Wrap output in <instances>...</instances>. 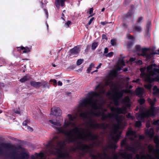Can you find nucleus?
<instances>
[{
  "instance_id": "e433bc0d",
  "label": "nucleus",
  "mask_w": 159,
  "mask_h": 159,
  "mask_svg": "<svg viewBox=\"0 0 159 159\" xmlns=\"http://www.w3.org/2000/svg\"><path fill=\"white\" fill-rule=\"evenodd\" d=\"M94 19V18L93 17L90 19L88 23L89 25H90L92 21Z\"/></svg>"
},
{
  "instance_id": "4c0bfd02",
  "label": "nucleus",
  "mask_w": 159,
  "mask_h": 159,
  "mask_svg": "<svg viewBox=\"0 0 159 159\" xmlns=\"http://www.w3.org/2000/svg\"><path fill=\"white\" fill-rule=\"evenodd\" d=\"M159 120L154 121L153 122V124L155 125H157L158 124Z\"/></svg>"
},
{
  "instance_id": "49530a36",
  "label": "nucleus",
  "mask_w": 159,
  "mask_h": 159,
  "mask_svg": "<svg viewBox=\"0 0 159 159\" xmlns=\"http://www.w3.org/2000/svg\"><path fill=\"white\" fill-rule=\"evenodd\" d=\"M142 61H141V60H139V61H138L137 62V63L138 64V65H141V64H142Z\"/></svg>"
},
{
  "instance_id": "5fc2aeb1",
  "label": "nucleus",
  "mask_w": 159,
  "mask_h": 159,
  "mask_svg": "<svg viewBox=\"0 0 159 159\" xmlns=\"http://www.w3.org/2000/svg\"><path fill=\"white\" fill-rule=\"evenodd\" d=\"M2 146L4 147H5L7 146V144H3L2 145Z\"/></svg>"
},
{
  "instance_id": "1a4fd4ad",
  "label": "nucleus",
  "mask_w": 159,
  "mask_h": 159,
  "mask_svg": "<svg viewBox=\"0 0 159 159\" xmlns=\"http://www.w3.org/2000/svg\"><path fill=\"white\" fill-rule=\"evenodd\" d=\"M51 114L55 116H59L61 114V111L60 109L57 107H53L51 109Z\"/></svg>"
},
{
  "instance_id": "09e8293b",
  "label": "nucleus",
  "mask_w": 159,
  "mask_h": 159,
  "mask_svg": "<svg viewBox=\"0 0 159 159\" xmlns=\"http://www.w3.org/2000/svg\"><path fill=\"white\" fill-rule=\"evenodd\" d=\"M107 23V22H101V24L103 25H105V24H106Z\"/></svg>"
},
{
  "instance_id": "f257e3e1",
  "label": "nucleus",
  "mask_w": 159,
  "mask_h": 159,
  "mask_svg": "<svg viewBox=\"0 0 159 159\" xmlns=\"http://www.w3.org/2000/svg\"><path fill=\"white\" fill-rule=\"evenodd\" d=\"M99 89L98 92H91L90 93V97L84 100L81 104L82 107H85L86 111L85 112H82L80 114V117L86 119L87 120L85 129L75 127L72 129H67L66 128L70 126L73 127L75 125V123L73 122L75 117L70 114L67 115L69 120L65 119L62 126H61V122L57 120H49V122L53 125V127L58 133H62L66 136V139L58 143L56 146L50 145V144L48 145L51 153L56 155L59 157L65 158L67 157L68 153L63 149L62 147L66 143L72 142L77 143V148L79 149L89 152L91 150L92 146H88L82 143V141L90 140L93 141V143L96 146H98V145L96 144V142H98L97 136L91 133L90 129L96 128L105 129L107 126L104 124L97 123L93 118L94 116H98L102 115V120L108 118L115 119L117 121V124L113 127L111 137L114 142L118 141L121 134L120 129L124 127V124L122 121L124 116H119L118 115L126 112V107H127V97H125L123 101L125 105L123 106L121 108L115 107H111V113L106 115L103 112L106 111V110L103 108L101 101L98 99V98H102L101 94H103L105 91L103 87H100L99 85L96 88V89Z\"/></svg>"
},
{
  "instance_id": "0eeeda50",
  "label": "nucleus",
  "mask_w": 159,
  "mask_h": 159,
  "mask_svg": "<svg viewBox=\"0 0 159 159\" xmlns=\"http://www.w3.org/2000/svg\"><path fill=\"white\" fill-rule=\"evenodd\" d=\"M137 51H141L142 53L141 54H139V55H141L143 57H146L147 59H149L151 57L152 54L148 55L147 52V49L146 48L141 49L139 45H137L136 47Z\"/></svg>"
},
{
  "instance_id": "bf43d9fd",
  "label": "nucleus",
  "mask_w": 159,
  "mask_h": 159,
  "mask_svg": "<svg viewBox=\"0 0 159 159\" xmlns=\"http://www.w3.org/2000/svg\"><path fill=\"white\" fill-rule=\"evenodd\" d=\"M104 10H105V8H102L101 10L102 11H103Z\"/></svg>"
},
{
  "instance_id": "3c124183",
  "label": "nucleus",
  "mask_w": 159,
  "mask_h": 159,
  "mask_svg": "<svg viewBox=\"0 0 159 159\" xmlns=\"http://www.w3.org/2000/svg\"><path fill=\"white\" fill-rule=\"evenodd\" d=\"M139 79H137V80H133V82H136V83H138L139 82Z\"/></svg>"
},
{
  "instance_id": "f03ea898",
  "label": "nucleus",
  "mask_w": 159,
  "mask_h": 159,
  "mask_svg": "<svg viewBox=\"0 0 159 159\" xmlns=\"http://www.w3.org/2000/svg\"><path fill=\"white\" fill-rule=\"evenodd\" d=\"M140 76L146 82L150 83L153 81L159 80V67L155 64H151L147 68L143 67L140 69Z\"/></svg>"
},
{
  "instance_id": "72a5a7b5",
  "label": "nucleus",
  "mask_w": 159,
  "mask_h": 159,
  "mask_svg": "<svg viewBox=\"0 0 159 159\" xmlns=\"http://www.w3.org/2000/svg\"><path fill=\"white\" fill-rule=\"evenodd\" d=\"M111 43L112 45H114L116 44V41L114 39H111Z\"/></svg>"
},
{
  "instance_id": "393cba45",
  "label": "nucleus",
  "mask_w": 159,
  "mask_h": 159,
  "mask_svg": "<svg viewBox=\"0 0 159 159\" xmlns=\"http://www.w3.org/2000/svg\"><path fill=\"white\" fill-rule=\"evenodd\" d=\"M113 52H110L108 53V54L105 55V56L106 57H112L113 56Z\"/></svg>"
},
{
  "instance_id": "8fccbe9b",
  "label": "nucleus",
  "mask_w": 159,
  "mask_h": 159,
  "mask_svg": "<svg viewBox=\"0 0 159 159\" xmlns=\"http://www.w3.org/2000/svg\"><path fill=\"white\" fill-rule=\"evenodd\" d=\"M102 65V64L101 63H100L99 64V65H98V66L97 67H96V68L97 69H99L100 67H101V66Z\"/></svg>"
},
{
  "instance_id": "c85d7f7f",
  "label": "nucleus",
  "mask_w": 159,
  "mask_h": 159,
  "mask_svg": "<svg viewBox=\"0 0 159 159\" xmlns=\"http://www.w3.org/2000/svg\"><path fill=\"white\" fill-rule=\"evenodd\" d=\"M141 126V123L139 121H138L136 122L135 123V126L136 127H139Z\"/></svg>"
},
{
  "instance_id": "338daca9",
  "label": "nucleus",
  "mask_w": 159,
  "mask_h": 159,
  "mask_svg": "<svg viewBox=\"0 0 159 159\" xmlns=\"http://www.w3.org/2000/svg\"><path fill=\"white\" fill-rule=\"evenodd\" d=\"M93 157V158H95V156H94Z\"/></svg>"
},
{
  "instance_id": "052dcab7",
  "label": "nucleus",
  "mask_w": 159,
  "mask_h": 159,
  "mask_svg": "<svg viewBox=\"0 0 159 159\" xmlns=\"http://www.w3.org/2000/svg\"><path fill=\"white\" fill-rule=\"evenodd\" d=\"M97 71H98V70H95L93 71L92 73H94V72H97Z\"/></svg>"
},
{
  "instance_id": "473e14b6",
  "label": "nucleus",
  "mask_w": 159,
  "mask_h": 159,
  "mask_svg": "<svg viewBox=\"0 0 159 159\" xmlns=\"http://www.w3.org/2000/svg\"><path fill=\"white\" fill-rule=\"evenodd\" d=\"M143 19V18L142 17H140L139 18H138V19L137 21V24L138 23H140L141 22V21H142Z\"/></svg>"
},
{
  "instance_id": "a18cd8bd",
  "label": "nucleus",
  "mask_w": 159,
  "mask_h": 159,
  "mask_svg": "<svg viewBox=\"0 0 159 159\" xmlns=\"http://www.w3.org/2000/svg\"><path fill=\"white\" fill-rule=\"evenodd\" d=\"M135 58H131L129 59V61H133L135 60Z\"/></svg>"
},
{
  "instance_id": "4be33fe9",
  "label": "nucleus",
  "mask_w": 159,
  "mask_h": 159,
  "mask_svg": "<svg viewBox=\"0 0 159 159\" xmlns=\"http://www.w3.org/2000/svg\"><path fill=\"white\" fill-rule=\"evenodd\" d=\"M153 91H154L153 93L154 94H156L158 93L159 89L157 86H155L153 88Z\"/></svg>"
},
{
  "instance_id": "ea45409f",
  "label": "nucleus",
  "mask_w": 159,
  "mask_h": 159,
  "mask_svg": "<svg viewBox=\"0 0 159 159\" xmlns=\"http://www.w3.org/2000/svg\"><path fill=\"white\" fill-rule=\"evenodd\" d=\"M93 8H90L89 9V14L91 15L93 13Z\"/></svg>"
},
{
  "instance_id": "cd10ccee",
  "label": "nucleus",
  "mask_w": 159,
  "mask_h": 159,
  "mask_svg": "<svg viewBox=\"0 0 159 159\" xmlns=\"http://www.w3.org/2000/svg\"><path fill=\"white\" fill-rule=\"evenodd\" d=\"M70 23H71V22L70 21H68L66 22V23L65 24L64 26L65 28H67L69 27V25H70Z\"/></svg>"
},
{
  "instance_id": "680f3d73",
  "label": "nucleus",
  "mask_w": 159,
  "mask_h": 159,
  "mask_svg": "<svg viewBox=\"0 0 159 159\" xmlns=\"http://www.w3.org/2000/svg\"><path fill=\"white\" fill-rule=\"evenodd\" d=\"M52 66H53L54 67L56 66L55 64H52Z\"/></svg>"
},
{
  "instance_id": "37998d69",
  "label": "nucleus",
  "mask_w": 159,
  "mask_h": 159,
  "mask_svg": "<svg viewBox=\"0 0 159 159\" xmlns=\"http://www.w3.org/2000/svg\"><path fill=\"white\" fill-rule=\"evenodd\" d=\"M57 84H58V85L60 86H61L62 85V83L60 81H59L57 83Z\"/></svg>"
},
{
  "instance_id": "0e129e2a",
  "label": "nucleus",
  "mask_w": 159,
  "mask_h": 159,
  "mask_svg": "<svg viewBox=\"0 0 159 159\" xmlns=\"http://www.w3.org/2000/svg\"><path fill=\"white\" fill-rule=\"evenodd\" d=\"M62 16H64V14H63V13H62Z\"/></svg>"
},
{
  "instance_id": "4d7b16f0",
  "label": "nucleus",
  "mask_w": 159,
  "mask_h": 159,
  "mask_svg": "<svg viewBox=\"0 0 159 159\" xmlns=\"http://www.w3.org/2000/svg\"><path fill=\"white\" fill-rule=\"evenodd\" d=\"M129 39H133V37H132V36L131 35H130L129 36Z\"/></svg>"
},
{
  "instance_id": "bb28decb",
  "label": "nucleus",
  "mask_w": 159,
  "mask_h": 159,
  "mask_svg": "<svg viewBox=\"0 0 159 159\" xmlns=\"http://www.w3.org/2000/svg\"><path fill=\"white\" fill-rule=\"evenodd\" d=\"M83 61V60L82 59H80L77 60V64L78 65H80L82 63Z\"/></svg>"
},
{
  "instance_id": "20e7f679",
  "label": "nucleus",
  "mask_w": 159,
  "mask_h": 159,
  "mask_svg": "<svg viewBox=\"0 0 159 159\" xmlns=\"http://www.w3.org/2000/svg\"><path fill=\"white\" fill-rule=\"evenodd\" d=\"M127 135L129 138L132 141L133 144L131 145H128L126 146L127 150L131 151L135 153L136 150L140 148V144L139 142L137 140V135L136 132L130 129L127 133Z\"/></svg>"
},
{
  "instance_id": "f3484780",
  "label": "nucleus",
  "mask_w": 159,
  "mask_h": 159,
  "mask_svg": "<svg viewBox=\"0 0 159 159\" xmlns=\"http://www.w3.org/2000/svg\"><path fill=\"white\" fill-rule=\"evenodd\" d=\"M18 48H20V49L23 50V52L24 53H26L30 51V48H29L28 47H26L25 48L23 47H17Z\"/></svg>"
},
{
  "instance_id": "a19ab883",
  "label": "nucleus",
  "mask_w": 159,
  "mask_h": 159,
  "mask_svg": "<svg viewBox=\"0 0 159 159\" xmlns=\"http://www.w3.org/2000/svg\"><path fill=\"white\" fill-rule=\"evenodd\" d=\"M132 15V13L131 12H129L127 14V17L128 18L130 16H131Z\"/></svg>"
},
{
  "instance_id": "e2e57ef3",
  "label": "nucleus",
  "mask_w": 159,
  "mask_h": 159,
  "mask_svg": "<svg viewBox=\"0 0 159 159\" xmlns=\"http://www.w3.org/2000/svg\"><path fill=\"white\" fill-rule=\"evenodd\" d=\"M47 28L48 29V24H47Z\"/></svg>"
},
{
  "instance_id": "2eb2a0df",
  "label": "nucleus",
  "mask_w": 159,
  "mask_h": 159,
  "mask_svg": "<svg viewBox=\"0 0 159 159\" xmlns=\"http://www.w3.org/2000/svg\"><path fill=\"white\" fill-rule=\"evenodd\" d=\"M146 133L150 138H152L154 135L153 130L152 129H151L150 130H147Z\"/></svg>"
},
{
  "instance_id": "ddd939ff",
  "label": "nucleus",
  "mask_w": 159,
  "mask_h": 159,
  "mask_svg": "<svg viewBox=\"0 0 159 159\" xmlns=\"http://www.w3.org/2000/svg\"><path fill=\"white\" fill-rule=\"evenodd\" d=\"M122 157L125 159H130L132 157V155L126 152H125L121 154Z\"/></svg>"
},
{
  "instance_id": "79ce46f5",
  "label": "nucleus",
  "mask_w": 159,
  "mask_h": 159,
  "mask_svg": "<svg viewBox=\"0 0 159 159\" xmlns=\"http://www.w3.org/2000/svg\"><path fill=\"white\" fill-rule=\"evenodd\" d=\"M23 125L25 126H25H27V121L25 120L23 123Z\"/></svg>"
},
{
  "instance_id": "a211bd4d",
  "label": "nucleus",
  "mask_w": 159,
  "mask_h": 159,
  "mask_svg": "<svg viewBox=\"0 0 159 159\" xmlns=\"http://www.w3.org/2000/svg\"><path fill=\"white\" fill-rule=\"evenodd\" d=\"M156 101V100L155 99H154L153 100H152L150 98H149L148 99V102L152 106L154 105Z\"/></svg>"
},
{
  "instance_id": "9b49d317",
  "label": "nucleus",
  "mask_w": 159,
  "mask_h": 159,
  "mask_svg": "<svg viewBox=\"0 0 159 159\" xmlns=\"http://www.w3.org/2000/svg\"><path fill=\"white\" fill-rule=\"evenodd\" d=\"M80 47L79 46L75 47L70 50V54L73 55H77L80 52Z\"/></svg>"
},
{
  "instance_id": "f704fd0d",
  "label": "nucleus",
  "mask_w": 159,
  "mask_h": 159,
  "mask_svg": "<svg viewBox=\"0 0 159 159\" xmlns=\"http://www.w3.org/2000/svg\"><path fill=\"white\" fill-rule=\"evenodd\" d=\"M126 140H124L122 141L121 143V145L122 146H124L126 144Z\"/></svg>"
},
{
  "instance_id": "c03bdc74",
  "label": "nucleus",
  "mask_w": 159,
  "mask_h": 159,
  "mask_svg": "<svg viewBox=\"0 0 159 159\" xmlns=\"http://www.w3.org/2000/svg\"><path fill=\"white\" fill-rule=\"evenodd\" d=\"M127 116L128 118H131L132 119H133V118L131 116L130 114V113H129L127 115Z\"/></svg>"
},
{
  "instance_id": "9d476101",
  "label": "nucleus",
  "mask_w": 159,
  "mask_h": 159,
  "mask_svg": "<svg viewBox=\"0 0 159 159\" xmlns=\"http://www.w3.org/2000/svg\"><path fill=\"white\" fill-rule=\"evenodd\" d=\"M125 60H123V58L121 59H120L118 61L116 65V70L115 71L117 72L119 70H120L121 68L125 66L124 63Z\"/></svg>"
},
{
  "instance_id": "dca6fc26",
  "label": "nucleus",
  "mask_w": 159,
  "mask_h": 159,
  "mask_svg": "<svg viewBox=\"0 0 159 159\" xmlns=\"http://www.w3.org/2000/svg\"><path fill=\"white\" fill-rule=\"evenodd\" d=\"M141 27L137 25H135L133 27V31L134 32H140L142 30Z\"/></svg>"
},
{
  "instance_id": "7c9ffc66",
  "label": "nucleus",
  "mask_w": 159,
  "mask_h": 159,
  "mask_svg": "<svg viewBox=\"0 0 159 159\" xmlns=\"http://www.w3.org/2000/svg\"><path fill=\"white\" fill-rule=\"evenodd\" d=\"M50 82H53V84L54 85H56L57 84V82L56 80L55 79H51L50 80Z\"/></svg>"
},
{
  "instance_id": "412c9836",
  "label": "nucleus",
  "mask_w": 159,
  "mask_h": 159,
  "mask_svg": "<svg viewBox=\"0 0 159 159\" xmlns=\"http://www.w3.org/2000/svg\"><path fill=\"white\" fill-rule=\"evenodd\" d=\"M98 43L94 42L93 43L92 45V49L93 50H94L96 49V47L98 46Z\"/></svg>"
},
{
  "instance_id": "39448f33",
  "label": "nucleus",
  "mask_w": 159,
  "mask_h": 159,
  "mask_svg": "<svg viewBox=\"0 0 159 159\" xmlns=\"http://www.w3.org/2000/svg\"><path fill=\"white\" fill-rule=\"evenodd\" d=\"M148 149L150 154H147V155H141L140 156L137 154L136 159H156L158 158V151L157 150L155 151L152 145H149Z\"/></svg>"
},
{
  "instance_id": "c9c22d12",
  "label": "nucleus",
  "mask_w": 159,
  "mask_h": 159,
  "mask_svg": "<svg viewBox=\"0 0 159 159\" xmlns=\"http://www.w3.org/2000/svg\"><path fill=\"white\" fill-rule=\"evenodd\" d=\"M44 11L45 13L46 16V18H48V11L47 9H44Z\"/></svg>"
},
{
  "instance_id": "c756f323",
  "label": "nucleus",
  "mask_w": 159,
  "mask_h": 159,
  "mask_svg": "<svg viewBox=\"0 0 159 159\" xmlns=\"http://www.w3.org/2000/svg\"><path fill=\"white\" fill-rule=\"evenodd\" d=\"M144 86L145 88L148 89H150L151 87V85L150 84H145Z\"/></svg>"
},
{
  "instance_id": "774afa93",
  "label": "nucleus",
  "mask_w": 159,
  "mask_h": 159,
  "mask_svg": "<svg viewBox=\"0 0 159 159\" xmlns=\"http://www.w3.org/2000/svg\"><path fill=\"white\" fill-rule=\"evenodd\" d=\"M62 19H63V20H64V19L62 17Z\"/></svg>"
},
{
  "instance_id": "864d4df0",
  "label": "nucleus",
  "mask_w": 159,
  "mask_h": 159,
  "mask_svg": "<svg viewBox=\"0 0 159 159\" xmlns=\"http://www.w3.org/2000/svg\"><path fill=\"white\" fill-rule=\"evenodd\" d=\"M146 126L147 127H149L150 126V124L149 122H147L146 124Z\"/></svg>"
},
{
  "instance_id": "4468645a",
  "label": "nucleus",
  "mask_w": 159,
  "mask_h": 159,
  "mask_svg": "<svg viewBox=\"0 0 159 159\" xmlns=\"http://www.w3.org/2000/svg\"><path fill=\"white\" fill-rule=\"evenodd\" d=\"M30 84L32 86L36 88L39 87L42 85V83L35 81L31 82Z\"/></svg>"
},
{
  "instance_id": "69168bd1",
  "label": "nucleus",
  "mask_w": 159,
  "mask_h": 159,
  "mask_svg": "<svg viewBox=\"0 0 159 159\" xmlns=\"http://www.w3.org/2000/svg\"><path fill=\"white\" fill-rule=\"evenodd\" d=\"M2 112V111L0 110V113Z\"/></svg>"
},
{
  "instance_id": "2f4dec72",
  "label": "nucleus",
  "mask_w": 159,
  "mask_h": 159,
  "mask_svg": "<svg viewBox=\"0 0 159 159\" xmlns=\"http://www.w3.org/2000/svg\"><path fill=\"white\" fill-rule=\"evenodd\" d=\"M145 102V100L143 99H140L139 100V103L141 105L143 104Z\"/></svg>"
},
{
  "instance_id": "6ab92c4d",
  "label": "nucleus",
  "mask_w": 159,
  "mask_h": 159,
  "mask_svg": "<svg viewBox=\"0 0 159 159\" xmlns=\"http://www.w3.org/2000/svg\"><path fill=\"white\" fill-rule=\"evenodd\" d=\"M29 78V77L27 76H24L23 78L20 79V81L21 82H24Z\"/></svg>"
},
{
  "instance_id": "58836bf2",
  "label": "nucleus",
  "mask_w": 159,
  "mask_h": 159,
  "mask_svg": "<svg viewBox=\"0 0 159 159\" xmlns=\"http://www.w3.org/2000/svg\"><path fill=\"white\" fill-rule=\"evenodd\" d=\"M108 52V49L107 48H105L104 49V53H105V54L107 53V52Z\"/></svg>"
},
{
  "instance_id": "6e6d98bb",
  "label": "nucleus",
  "mask_w": 159,
  "mask_h": 159,
  "mask_svg": "<svg viewBox=\"0 0 159 159\" xmlns=\"http://www.w3.org/2000/svg\"><path fill=\"white\" fill-rule=\"evenodd\" d=\"M143 138H144L143 137V136H140L139 137V139H143Z\"/></svg>"
},
{
  "instance_id": "6e6552de",
  "label": "nucleus",
  "mask_w": 159,
  "mask_h": 159,
  "mask_svg": "<svg viewBox=\"0 0 159 159\" xmlns=\"http://www.w3.org/2000/svg\"><path fill=\"white\" fill-rule=\"evenodd\" d=\"M29 155L27 153L22 152L20 154H14L12 157L13 159H27Z\"/></svg>"
},
{
  "instance_id": "603ef678",
  "label": "nucleus",
  "mask_w": 159,
  "mask_h": 159,
  "mask_svg": "<svg viewBox=\"0 0 159 159\" xmlns=\"http://www.w3.org/2000/svg\"><path fill=\"white\" fill-rule=\"evenodd\" d=\"M15 112L16 113V114H20V111H15Z\"/></svg>"
},
{
  "instance_id": "13d9d810",
  "label": "nucleus",
  "mask_w": 159,
  "mask_h": 159,
  "mask_svg": "<svg viewBox=\"0 0 159 159\" xmlns=\"http://www.w3.org/2000/svg\"><path fill=\"white\" fill-rule=\"evenodd\" d=\"M127 70H128V69H127V68H125V69H124V71H127Z\"/></svg>"
},
{
  "instance_id": "f8f14e48",
  "label": "nucleus",
  "mask_w": 159,
  "mask_h": 159,
  "mask_svg": "<svg viewBox=\"0 0 159 159\" xmlns=\"http://www.w3.org/2000/svg\"><path fill=\"white\" fill-rule=\"evenodd\" d=\"M145 92L144 89L142 88H139L136 90V94L139 97H141Z\"/></svg>"
},
{
  "instance_id": "5701e85b",
  "label": "nucleus",
  "mask_w": 159,
  "mask_h": 159,
  "mask_svg": "<svg viewBox=\"0 0 159 159\" xmlns=\"http://www.w3.org/2000/svg\"><path fill=\"white\" fill-rule=\"evenodd\" d=\"M94 67V65L93 64H91L89 68L87 70V73H89L90 71L92 70V69L93 67Z\"/></svg>"
},
{
  "instance_id": "a878e982",
  "label": "nucleus",
  "mask_w": 159,
  "mask_h": 159,
  "mask_svg": "<svg viewBox=\"0 0 159 159\" xmlns=\"http://www.w3.org/2000/svg\"><path fill=\"white\" fill-rule=\"evenodd\" d=\"M25 129L29 131H33V129L32 128L28 125L25 126Z\"/></svg>"
},
{
  "instance_id": "7ed1b4c3",
  "label": "nucleus",
  "mask_w": 159,
  "mask_h": 159,
  "mask_svg": "<svg viewBox=\"0 0 159 159\" xmlns=\"http://www.w3.org/2000/svg\"><path fill=\"white\" fill-rule=\"evenodd\" d=\"M109 85L111 87V92H108L107 95L109 96L110 98L112 99L116 106L118 105L119 100L122 97L124 93L126 92L124 90L118 89L116 87H114L113 83L110 79L106 82L105 86Z\"/></svg>"
},
{
  "instance_id": "aec40b11",
  "label": "nucleus",
  "mask_w": 159,
  "mask_h": 159,
  "mask_svg": "<svg viewBox=\"0 0 159 159\" xmlns=\"http://www.w3.org/2000/svg\"><path fill=\"white\" fill-rule=\"evenodd\" d=\"M154 141L155 143L158 145L159 143V138L158 136H155L154 138Z\"/></svg>"
},
{
  "instance_id": "423d86ee",
  "label": "nucleus",
  "mask_w": 159,
  "mask_h": 159,
  "mask_svg": "<svg viewBox=\"0 0 159 159\" xmlns=\"http://www.w3.org/2000/svg\"><path fill=\"white\" fill-rule=\"evenodd\" d=\"M155 108L152 107L148 110L141 112L139 113L136 114V116L138 120H142L144 118L149 116H154Z\"/></svg>"
},
{
  "instance_id": "b1692460",
  "label": "nucleus",
  "mask_w": 159,
  "mask_h": 159,
  "mask_svg": "<svg viewBox=\"0 0 159 159\" xmlns=\"http://www.w3.org/2000/svg\"><path fill=\"white\" fill-rule=\"evenodd\" d=\"M42 85H43L44 87H47L49 88L50 87V85L47 82H43L42 83Z\"/></svg>"
},
{
  "instance_id": "de8ad7c7",
  "label": "nucleus",
  "mask_w": 159,
  "mask_h": 159,
  "mask_svg": "<svg viewBox=\"0 0 159 159\" xmlns=\"http://www.w3.org/2000/svg\"><path fill=\"white\" fill-rule=\"evenodd\" d=\"M102 37L103 39H107V38L105 34H103L102 35Z\"/></svg>"
}]
</instances>
